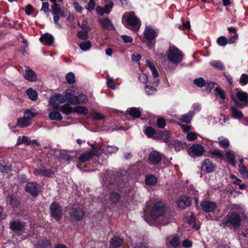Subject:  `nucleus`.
<instances>
[{
    "instance_id": "obj_1",
    "label": "nucleus",
    "mask_w": 248,
    "mask_h": 248,
    "mask_svg": "<svg viewBox=\"0 0 248 248\" xmlns=\"http://www.w3.org/2000/svg\"><path fill=\"white\" fill-rule=\"evenodd\" d=\"M165 207L161 202L154 203L152 201L147 202L144 209V219L149 224L151 222L148 219L147 215L150 213V216L154 219L163 216L165 213Z\"/></svg>"
},
{
    "instance_id": "obj_2",
    "label": "nucleus",
    "mask_w": 248,
    "mask_h": 248,
    "mask_svg": "<svg viewBox=\"0 0 248 248\" xmlns=\"http://www.w3.org/2000/svg\"><path fill=\"white\" fill-rule=\"evenodd\" d=\"M123 21L128 29L133 31H137L139 30L141 22L133 11L125 13L123 16Z\"/></svg>"
},
{
    "instance_id": "obj_3",
    "label": "nucleus",
    "mask_w": 248,
    "mask_h": 248,
    "mask_svg": "<svg viewBox=\"0 0 248 248\" xmlns=\"http://www.w3.org/2000/svg\"><path fill=\"white\" fill-rule=\"evenodd\" d=\"M91 149L80 155L79 160L81 162H85L91 159L94 155L98 156L103 153L102 147L100 143L95 142L91 144Z\"/></svg>"
},
{
    "instance_id": "obj_4",
    "label": "nucleus",
    "mask_w": 248,
    "mask_h": 248,
    "mask_svg": "<svg viewBox=\"0 0 248 248\" xmlns=\"http://www.w3.org/2000/svg\"><path fill=\"white\" fill-rule=\"evenodd\" d=\"M231 98L239 108H243L248 104V94L239 89H235V96L232 94Z\"/></svg>"
},
{
    "instance_id": "obj_5",
    "label": "nucleus",
    "mask_w": 248,
    "mask_h": 248,
    "mask_svg": "<svg viewBox=\"0 0 248 248\" xmlns=\"http://www.w3.org/2000/svg\"><path fill=\"white\" fill-rule=\"evenodd\" d=\"M241 217L235 212H229L227 214L224 221L222 222V225L224 227H233L236 230L240 226Z\"/></svg>"
},
{
    "instance_id": "obj_6",
    "label": "nucleus",
    "mask_w": 248,
    "mask_h": 248,
    "mask_svg": "<svg viewBox=\"0 0 248 248\" xmlns=\"http://www.w3.org/2000/svg\"><path fill=\"white\" fill-rule=\"evenodd\" d=\"M167 57L171 63L177 64L183 60V54L175 46H171L168 50Z\"/></svg>"
},
{
    "instance_id": "obj_7",
    "label": "nucleus",
    "mask_w": 248,
    "mask_h": 248,
    "mask_svg": "<svg viewBox=\"0 0 248 248\" xmlns=\"http://www.w3.org/2000/svg\"><path fill=\"white\" fill-rule=\"evenodd\" d=\"M144 38L148 42L147 44L149 49H152L155 44V40L157 36V31L150 26H146L143 32Z\"/></svg>"
},
{
    "instance_id": "obj_8",
    "label": "nucleus",
    "mask_w": 248,
    "mask_h": 248,
    "mask_svg": "<svg viewBox=\"0 0 248 248\" xmlns=\"http://www.w3.org/2000/svg\"><path fill=\"white\" fill-rule=\"evenodd\" d=\"M51 216L56 220H59L62 218V209L59 203L53 202L49 206Z\"/></svg>"
},
{
    "instance_id": "obj_9",
    "label": "nucleus",
    "mask_w": 248,
    "mask_h": 248,
    "mask_svg": "<svg viewBox=\"0 0 248 248\" xmlns=\"http://www.w3.org/2000/svg\"><path fill=\"white\" fill-rule=\"evenodd\" d=\"M204 153V147L199 144H193L188 150L189 155L193 158L201 156Z\"/></svg>"
},
{
    "instance_id": "obj_10",
    "label": "nucleus",
    "mask_w": 248,
    "mask_h": 248,
    "mask_svg": "<svg viewBox=\"0 0 248 248\" xmlns=\"http://www.w3.org/2000/svg\"><path fill=\"white\" fill-rule=\"evenodd\" d=\"M25 190L33 197H37L41 191V186L36 182H28L26 184Z\"/></svg>"
},
{
    "instance_id": "obj_11",
    "label": "nucleus",
    "mask_w": 248,
    "mask_h": 248,
    "mask_svg": "<svg viewBox=\"0 0 248 248\" xmlns=\"http://www.w3.org/2000/svg\"><path fill=\"white\" fill-rule=\"evenodd\" d=\"M65 100L66 99L64 96H63L60 94H57L50 97L49 99V103L55 109L59 110V105L60 104H63L65 102Z\"/></svg>"
},
{
    "instance_id": "obj_12",
    "label": "nucleus",
    "mask_w": 248,
    "mask_h": 248,
    "mask_svg": "<svg viewBox=\"0 0 248 248\" xmlns=\"http://www.w3.org/2000/svg\"><path fill=\"white\" fill-rule=\"evenodd\" d=\"M201 206L204 212L209 213L213 212L216 210L217 204L214 202L206 201L201 202Z\"/></svg>"
},
{
    "instance_id": "obj_13",
    "label": "nucleus",
    "mask_w": 248,
    "mask_h": 248,
    "mask_svg": "<svg viewBox=\"0 0 248 248\" xmlns=\"http://www.w3.org/2000/svg\"><path fill=\"white\" fill-rule=\"evenodd\" d=\"M191 203V200L189 197L182 195L179 197L176 203L178 207L181 209H185L186 207L188 206Z\"/></svg>"
},
{
    "instance_id": "obj_14",
    "label": "nucleus",
    "mask_w": 248,
    "mask_h": 248,
    "mask_svg": "<svg viewBox=\"0 0 248 248\" xmlns=\"http://www.w3.org/2000/svg\"><path fill=\"white\" fill-rule=\"evenodd\" d=\"M23 77L30 82H33L37 78L36 73L29 66H25Z\"/></svg>"
},
{
    "instance_id": "obj_15",
    "label": "nucleus",
    "mask_w": 248,
    "mask_h": 248,
    "mask_svg": "<svg viewBox=\"0 0 248 248\" xmlns=\"http://www.w3.org/2000/svg\"><path fill=\"white\" fill-rule=\"evenodd\" d=\"M155 136V140H162L164 142L168 143L170 140V134L168 131L163 132L157 130V133Z\"/></svg>"
},
{
    "instance_id": "obj_16",
    "label": "nucleus",
    "mask_w": 248,
    "mask_h": 248,
    "mask_svg": "<svg viewBox=\"0 0 248 248\" xmlns=\"http://www.w3.org/2000/svg\"><path fill=\"white\" fill-rule=\"evenodd\" d=\"M114 3L113 2H109L108 4L105 5L104 7L97 6L96 8L97 14L102 16L104 14H108L112 10Z\"/></svg>"
},
{
    "instance_id": "obj_17",
    "label": "nucleus",
    "mask_w": 248,
    "mask_h": 248,
    "mask_svg": "<svg viewBox=\"0 0 248 248\" xmlns=\"http://www.w3.org/2000/svg\"><path fill=\"white\" fill-rule=\"evenodd\" d=\"M98 23L101 25L103 29L107 31L114 30L115 27L111 21L108 18H99Z\"/></svg>"
},
{
    "instance_id": "obj_18",
    "label": "nucleus",
    "mask_w": 248,
    "mask_h": 248,
    "mask_svg": "<svg viewBox=\"0 0 248 248\" xmlns=\"http://www.w3.org/2000/svg\"><path fill=\"white\" fill-rule=\"evenodd\" d=\"M161 155L156 151H152L149 155V160L150 164H157L161 160Z\"/></svg>"
},
{
    "instance_id": "obj_19",
    "label": "nucleus",
    "mask_w": 248,
    "mask_h": 248,
    "mask_svg": "<svg viewBox=\"0 0 248 248\" xmlns=\"http://www.w3.org/2000/svg\"><path fill=\"white\" fill-rule=\"evenodd\" d=\"M70 216L73 217L75 220H79L81 219L84 214V211L79 208H73L71 211H68Z\"/></svg>"
},
{
    "instance_id": "obj_20",
    "label": "nucleus",
    "mask_w": 248,
    "mask_h": 248,
    "mask_svg": "<svg viewBox=\"0 0 248 248\" xmlns=\"http://www.w3.org/2000/svg\"><path fill=\"white\" fill-rule=\"evenodd\" d=\"M215 168L214 164L209 159H204L202 163V170L207 173L213 171Z\"/></svg>"
},
{
    "instance_id": "obj_21",
    "label": "nucleus",
    "mask_w": 248,
    "mask_h": 248,
    "mask_svg": "<svg viewBox=\"0 0 248 248\" xmlns=\"http://www.w3.org/2000/svg\"><path fill=\"white\" fill-rule=\"evenodd\" d=\"M64 97L68 103L72 105H76L77 96L75 92L72 90H66L65 92Z\"/></svg>"
},
{
    "instance_id": "obj_22",
    "label": "nucleus",
    "mask_w": 248,
    "mask_h": 248,
    "mask_svg": "<svg viewBox=\"0 0 248 248\" xmlns=\"http://www.w3.org/2000/svg\"><path fill=\"white\" fill-rule=\"evenodd\" d=\"M33 172L36 176H41L43 177H51L54 173L53 171L50 169H35L33 170Z\"/></svg>"
},
{
    "instance_id": "obj_23",
    "label": "nucleus",
    "mask_w": 248,
    "mask_h": 248,
    "mask_svg": "<svg viewBox=\"0 0 248 248\" xmlns=\"http://www.w3.org/2000/svg\"><path fill=\"white\" fill-rule=\"evenodd\" d=\"M194 83L199 87H203L206 84H208V86L210 87L211 88H213L214 87V83L212 82L208 83L206 82V81L202 78H196L194 80Z\"/></svg>"
},
{
    "instance_id": "obj_24",
    "label": "nucleus",
    "mask_w": 248,
    "mask_h": 248,
    "mask_svg": "<svg viewBox=\"0 0 248 248\" xmlns=\"http://www.w3.org/2000/svg\"><path fill=\"white\" fill-rule=\"evenodd\" d=\"M40 40L43 44L49 46L52 44L54 39L51 35L45 33L41 35Z\"/></svg>"
},
{
    "instance_id": "obj_25",
    "label": "nucleus",
    "mask_w": 248,
    "mask_h": 248,
    "mask_svg": "<svg viewBox=\"0 0 248 248\" xmlns=\"http://www.w3.org/2000/svg\"><path fill=\"white\" fill-rule=\"evenodd\" d=\"M123 242V239L118 236H114L110 241V248H119Z\"/></svg>"
},
{
    "instance_id": "obj_26",
    "label": "nucleus",
    "mask_w": 248,
    "mask_h": 248,
    "mask_svg": "<svg viewBox=\"0 0 248 248\" xmlns=\"http://www.w3.org/2000/svg\"><path fill=\"white\" fill-rule=\"evenodd\" d=\"M167 243L169 244L174 248H176L180 244L179 238L176 236H170L167 239Z\"/></svg>"
},
{
    "instance_id": "obj_27",
    "label": "nucleus",
    "mask_w": 248,
    "mask_h": 248,
    "mask_svg": "<svg viewBox=\"0 0 248 248\" xmlns=\"http://www.w3.org/2000/svg\"><path fill=\"white\" fill-rule=\"evenodd\" d=\"M24 223L19 221H14L10 223V228L14 231H21L24 228Z\"/></svg>"
},
{
    "instance_id": "obj_28",
    "label": "nucleus",
    "mask_w": 248,
    "mask_h": 248,
    "mask_svg": "<svg viewBox=\"0 0 248 248\" xmlns=\"http://www.w3.org/2000/svg\"><path fill=\"white\" fill-rule=\"evenodd\" d=\"M225 156L229 163L233 166H235L236 162L234 158V155L232 150L227 151L225 152Z\"/></svg>"
},
{
    "instance_id": "obj_29",
    "label": "nucleus",
    "mask_w": 248,
    "mask_h": 248,
    "mask_svg": "<svg viewBox=\"0 0 248 248\" xmlns=\"http://www.w3.org/2000/svg\"><path fill=\"white\" fill-rule=\"evenodd\" d=\"M170 148H173L176 152L180 151L184 148L182 142L178 140H174L169 145Z\"/></svg>"
},
{
    "instance_id": "obj_30",
    "label": "nucleus",
    "mask_w": 248,
    "mask_h": 248,
    "mask_svg": "<svg viewBox=\"0 0 248 248\" xmlns=\"http://www.w3.org/2000/svg\"><path fill=\"white\" fill-rule=\"evenodd\" d=\"M194 114L195 112L194 111H189L187 113L182 115L181 118H180V120L184 123H189Z\"/></svg>"
},
{
    "instance_id": "obj_31",
    "label": "nucleus",
    "mask_w": 248,
    "mask_h": 248,
    "mask_svg": "<svg viewBox=\"0 0 248 248\" xmlns=\"http://www.w3.org/2000/svg\"><path fill=\"white\" fill-rule=\"evenodd\" d=\"M218 143L220 147L223 148H227L230 145L229 140L223 137H220L218 138Z\"/></svg>"
},
{
    "instance_id": "obj_32",
    "label": "nucleus",
    "mask_w": 248,
    "mask_h": 248,
    "mask_svg": "<svg viewBox=\"0 0 248 248\" xmlns=\"http://www.w3.org/2000/svg\"><path fill=\"white\" fill-rule=\"evenodd\" d=\"M129 114L134 118H138L140 116L141 110L140 108H131L129 110Z\"/></svg>"
},
{
    "instance_id": "obj_33",
    "label": "nucleus",
    "mask_w": 248,
    "mask_h": 248,
    "mask_svg": "<svg viewBox=\"0 0 248 248\" xmlns=\"http://www.w3.org/2000/svg\"><path fill=\"white\" fill-rule=\"evenodd\" d=\"M26 93L28 97L32 101L37 100L38 93L36 91L33 90L32 88H29L26 91Z\"/></svg>"
},
{
    "instance_id": "obj_34",
    "label": "nucleus",
    "mask_w": 248,
    "mask_h": 248,
    "mask_svg": "<svg viewBox=\"0 0 248 248\" xmlns=\"http://www.w3.org/2000/svg\"><path fill=\"white\" fill-rule=\"evenodd\" d=\"M230 109L233 118L238 119L243 117L242 112L240 110L237 109L235 107H232Z\"/></svg>"
},
{
    "instance_id": "obj_35",
    "label": "nucleus",
    "mask_w": 248,
    "mask_h": 248,
    "mask_svg": "<svg viewBox=\"0 0 248 248\" xmlns=\"http://www.w3.org/2000/svg\"><path fill=\"white\" fill-rule=\"evenodd\" d=\"M144 133L148 138H152L155 140V136H156L157 131H155V129L151 126H148L145 128Z\"/></svg>"
},
{
    "instance_id": "obj_36",
    "label": "nucleus",
    "mask_w": 248,
    "mask_h": 248,
    "mask_svg": "<svg viewBox=\"0 0 248 248\" xmlns=\"http://www.w3.org/2000/svg\"><path fill=\"white\" fill-rule=\"evenodd\" d=\"M156 182L157 178L153 175H148L145 177V183L147 185L154 186Z\"/></svg>"
},
{
    "instance_id": "obj_37",
    "label": "nucleus",
    "mask_w": 248,
    "mask_h": 248,
    "mask_svg": "<svg viewBox=\"0 0 248 248\" xmlns=\"http://www.w3.org/2000/svg\"><path fill=\"white\" fill-rule=\"evenodd\" d=\"M103 152H104L106 155H111L112 154L116 153L118 150V148L116 146H108L105 149H102Z\"/></svg>"
},
{
    "instance_id": "obj_38",
    "label": "nucleus",
    "mask_w": 248,
    "mask_h": 248,
    "mask_svg": "<svg viewBox=\"0 0 248 248\" xmlns=\"http://www.w3.org/2000/svg\"><path fill=\"white\" fill-rule=\"evenodd\" d=\"M73 112L85 115L88 113V109L86 107L78 106L74 107Z\"/></svg>"
},
{
    "instance_id": "obj_39",
    "label": "nucleus",
    "mask_w": 248,
    "mask_h": 248,
    "mask_svg": "<svg viewBox=\"0 0 248 248\" xmlns=\"http://www.w3.org/2000/svg\"><path fill=\"white\" fill-rule=\"evenodd\" d=\"M74 107H72L68 104H65L61 108V111L65 114L68 115L73 112Z\"/></svg>"
},
{
    "instance_id": "obj_40",
    "label": "nucleus",
    "mask_w": 248,
    "mask_h": 248,
    "mask_svg": "<svg viewBox=\"0 0 248 248\" xmlns=\"http://www.w3.org/2000/svg\"><path fill=\"white\" fill-rule=\"evenodd\" d=\"M210 65L214 67L215 68L219 70H222L224 69V66L222 62L219 61L217 60H213L210 62Z\"/></svg>"
},
{
    "instance_id": "obj_41",
    "label": "nucleus",
    "mask_w": 248,
    "mask_h": 248,
    "mask_svg": "<svg viewBox=\"0 0 248 248\" xmlns=\"http://www.w3.org/2000/svg\"><path fill=\"white\" fill-rule=\"evenodd\" d=\"M31 124V121L26 119L24 117L18 119L17 125L20 127H25L29 126Z\"/></svg>"
},
{
    "instance_id": "obj_42",
    "label": "nucleus",
    "mask_w": 248,
    "mask_h": 248,
    "mask_svg": "<svg viewBox=\"0 0 248 248\" xmlns=\"http://www.w3.org/2000/svg\"><path fill=\"white\" fill-rule=\"evenodd\" d=\"M88 101L87 96L83 94H80L77 96L76 105L83 104L87 102Z\"/></svg>"
},
{
    "instance_id": "obj_43",
    "label": "nucleus",
    "mask_w": 248,
    "mask_h": 248,
    "mask_svg": "<svg viewBox=\"0 0 248 248\" xmlns=\"http://www.w3.org/2000/svg\"><path fill=\"white\" fill-rule=\"evenodd\" d=\"M215 94L216 96H218L223 101L225 99V94L224 91L219 87H216L215 89ZM223 101H220V103L222 104Z\"/></svg>"
},
{
    "instance_id": "obj_44",
    "label": "nucleus",
    "mask_w": 248,
    "mask_h": 248,
    "mask_svg": "<svg viewBox=\"0 0 248 248\" xmlns=\"http://www.w3.org/2000/svg\"><path fill=\"white\" fill-rule=\"evenodd\" d=\"M51 245L50 241L47 239L43 240L40 244L36 246V248H51Z\"/></svg>"
},
{
    "instance_id": "obj_45",
    "label": "nucleus",
    "mask_w": 248,
    "mask_h": 248,
    "mask_svg": "<svg viewBox=\"0 0 248 248\" xmlns=\"http://www.w3.org/2000/svg\"><path fill=\"white\" fill-rule=\"evenodd\" d=\"M121 196L120 194H119L117 193L112 192L110 193L109 194V199L110 201L112 203H117L118 202L120 199Z\"/></svg>"
},
{
    "instance_id": "obj_46",
    "label": "nucleus",
    "mask_w": 248,
    "mask_h": 248,
    "mask_svg": "<svg viewBox=\"0 0 248 248\" xmlns=\"http://www.w3.org/2000/svg\"><path fill=\"white\" fill-rule=\"evenodd\" d=\"M23 143H26L27 145H30L31 142L29 140V138L28 137L24 136L22 137H18L16 145H19Z\"/></svg>"
},
{
    "instance_id": "obj_47",
    "label": "nucleus",
    "mask_w": 248,
    "mask_h": 248,
    "mask_svg": "<svg viewBox=\"0 0 248 248\" xmlns=\"http://www.w3.org/2000/svg\"><path fill=\"white\" fill-rule=\"evenodd\" d=\"M239 171L241 175L245 178L248 175V170L243 164H239Z\"/></svg>"
},
{
    "instance_id": "obj_48",
    "label": "nucleus",
    "mask_w": 248,
    "mask_h": 248,
    "mask_svg": "<svg viewBox=\"0 0 248 248\" xmlns=\"http://www.w3.org/2000/svg\"><path fill=\"white\" fill-rule=\"evenodd\" d=\"M80 49L83 51H87L89 50L92 46V44L90 42H82L78 45Z\"/></svg>"
},
{
    "instance_id": "obj_49",
    "label": "nucleus",
    "mask_w": 248,
    "mask_h": 248,
    "mask_svg": "<svg viewBox=\"0 0 248 248\" xmlns=\"http://www.w3.org/2000/svg\"><path fill=\"white\" fill-rule=\"evenodd\" d=\"M49 118L51 120H56L58 121H61L62 120V117L61 114L56 111H53L49 114Z\"/></svg>"
},
{
    "instance_id": "obj_50",
    "label": "nucleus",
    "mask_w": 248,
    "mask_h": 248,
    "mask_svg": "<svg viewBox=\"0 0 248 248\" xmlns=\"http://www.w3.org/2000/svg\"><path fill=\"white\" fill-rule=\"evenodd\" d=\"M209 152L212 155H214L220 159H222L223 157V154L219 150H210Z\"/></svg>"
},
{
    "instance_id": "obj_51",
    "label": "nucleus",
    "mask_w": 248,
    "mask_h": 248,
    "mask_svg": "<svg viewBox=\"0 0 248 248\" xmlns=\"http://www.w3.org/2000/svg\"><path fill=\"white\" fill-rule=\"evenodd\" d=\"M67 82L69 84H73L75 82V75L72 72H69L66 76Z\"/></svg>"
},
{
    "instance_id": "obj_52",
    "label": "nucleus",
    "mask_w": 248,
    "mask_h": 248,
    "mask_svg": "<svg viewBox=\"0 0 248 248\" xmlns=\"http://www.w3.org/2000/svg\"><path fill=\"white\" fill-rule=\"evenodd\" d=\"M8 198L10 199V204L13 207H17L19 204V202L16 197L13 195H10Z\"/></svg>"
},
{
    "instance_id": "obj_53",
    "label": "nucleus",
    "mask_w": 248,
    "mask_h": 248,
    "mask_svg": "<svg viewBox=\"0 0 248 248\" xmlns=\"http://www.w3.org/2000/svg\"><path fill=\"white\" fill-rule=\"evenodd\" d=\"M145 90L146 94L149 95L154 94L156 91L155 87L148 85H145Z\"/></svg>"
},
{
    "instance_id": "obj_54",
    "label": "nucleus",
    "mask_w": 248,
    "mask_h": 248,
    "mask_svg": "<svg viewBox=\"0 0 248 248\" xmlns=\"http://www.w3.org/2000/svg\"><path fill=\"white\" fill-rule=\"evenodd\" d=\"M217 43L218 45L224 46L228 44V41L226 38L224 36H220L217 40Z\"/></svg>"
},
{
    "instance_id": "obj_55",
    "label": "nucleus",
    "mask_w": 248,
    "mask_h": 248,
    "mask_svg": "<svg viewBox=\"0 0 248 248\" xmlns=\"http://www.w3.org/2000/svg\"><path fill=\"white\" fill-rule=\"evenodd\" d=\"M239 83L243 86L247 84L248 83V75L243 74L239 79Z\"/></svg>"
},
{
    "instance_id": "obj_56",
    "label": "nucleus",
    "mask_w": 248,
    "mask_h": 248,
    "mask_svg": "<svg viewBox=\"0 0 248 248\" xmlns=\"http://www.w3.org/2000/svg\"><path fill=\"white\" fill-rule=\"evenodd\" d=\"M88 32L87 31H80L78 32V36L82 40H86L88 38Z\"/></svg>"
},
{
    "instance_id": "obj_57",
    "label": "nucleus",
    "mask_w": 248,
    "mask_h": 248,
    "mask_svg": "<svg viewBox=\"0 0 248 248\" xmlns=\"http://www.w3.org/2000/svg\"><path fill=\"white\" fill-rule=\"evenodd\" d=\"M92 115L94 120H101L105 118V116L100 113L96 111H93L92 113Z\"/></svg>"
},
{
    "instance_id": "obj_58",
    "label": "nucleus",
    "mask_w": 248,
    "mask_h": 248,
    "mask_svg": "<svg viewBox=\"0 0 248 248\" xmlns=\"http://www.w3.org/2000/svg\"><path fill=\"white\" fill-rule=\"evenodd\" d=\"M35 116V114L30 110L26 111L24 114V117L31 121V120Z\"/></svg>"
},
{
    "instance_id": "obj_59",
    "label": "nucleus",
    "mask_w": 248,
    "mask_h": 248,
    "mask_svg": "<svg viewBox=\"0 0 248 248\" xmlns=\"http://www.w3.org/2000/svg\"><path fill=\"white\" fill-rule=\"evenodd\" d=\"M62 11L60 5L58 4H54L52 6V12L53 14H58Z\"/></svg>"
},
{
    "instance_id": "obj_60",
    "label": "nucleus",
    "mask_w": 248,
    "mask_h": 248,
    "mask_svg": "<svg viewBox=\"0 0 248 248\" xmlns=\"http://www.w3.org/2000/svg\"><path fill=\"white\" fill-rule=\"evenodd\" d=\"M60 155L62 158L67 161H69L72 159V157L69 155L68 152L65 151L61 152Z\"/></svg>"
},
{
    "instance_id": "obj_61",
    "label": "nucleus",
    "mask_w": 248,
    "mask_h": 248,
    "mask_svg": "<svg viewBox=\"0 0 248 248\" xmlns=\"http://www.w3.org/2000/svg\"><path fill=\"white\" fill-rule=\"evenodd\" d=\"M230 178L232 180V183L235 185H239L242 182L241 179L237 178L234 174H231Z\"/></svg>"
},
{
    "instance_id": "obj_62",
    "label": "nucleus",
    "mask_w": 248,
    "mask_h": 248,
    "mask_svg": "<svg viewBox=\"0 0 248 248\" xmlns=\"http://www.w3.org/2000/svg\"><path fill=\"white\" fill-rule=\"evenodd\" d=\"M156 124L158 127L163 128L166 125L165 121L163 118H159L157 120Z\"/></svg>"
},
{
    "instance_id": "obj_63",
    "label": "nucleus",
    "mask_w": 248,
    "mask_h": 248,
    "mask_svg": "<svg viewBox=\"0 0 248 248\" xmlns=\"http://www.w3.org/2000/svg\"><path fill=\"white\" fill-rule=\"evenodd\" d=\"M139 79L140 82L143 83H147L148 80L147 76L144 73L140 74Z\"/></svg>"
},
{
    "instance_id": "obj_64",
    "label": "nucleus",
    "mask_w": 248,
    "mask_h": 248,
    "mask_svg": "<svg viewBox=\"0 0 248 248\" xmlns=\"http://www.w3.org/2000/svg\"><path fill=\"white\" fill-rule=\"evenodd\" d=\"M197 137V135L194 132H189L186 136L187 139L189 141H193L196 140Z\"/></svg>"
}]
</instances>
